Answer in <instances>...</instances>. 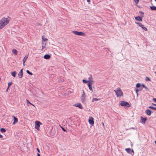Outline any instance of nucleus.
<instances>
[{
  "label": "nucleus",
  "mask_w": 156,
  "mask_h": 156,
  "mask_svg": "<svg viewBox=\"0 0 156 156\" xmlns=\"http://www.w3.org/2000/svg\"><path fill=\"white\" fill-rule=\"evenodd\" d=\"M10 18L8 17L6 19L5 17H3L0 20V29L3 28L4 27L7 25L9 22Z\"/></svg>",
  "instance_id": "1"
},
{
  "label": "nucleus",
  "mask_w": 156,
  "mask_h": 156,
  "mask_svg": "<svg viewBox=\"0 0 156 156\" xmlns=\"http://www.w3.org/2000/svg\"><path fill=\"white\" fill-rule=\"evenodd\" d=\"M117 97H120L123 96V93L120 88L119 87L114 90Z\"/></svg>",
  "instance_id": "2"
},
{
  "label": "nucleus",
  "mask_w": 156,
  "mask_h": 156,
  "mask_svg": "<svg viewBox=\"0 0 156 156\" xmlns=\"http://www.w3.org/2000/svg\"><path fill=\"white\" fill-rule=\"evenodd\" d=\"M119 105L122 106H125L126 107H129L130 106V105L128 102L122 101H120Z\"/></svg>",
  "instance_id": "3"
},
{
  "label": "nucleus",
  "mask_w": 156,
  "mask_h": 156,
  "mask_svg": "<svg viewBox=\"0 0 156 156\" xmlns=\"http://www.w3.org/2000/svg\"><path fill=\"white\" fill-rule=\"evenodd\" d=\"M72 33H73L75 35H77L83 36L85 35V34L84 33L81 32H79L78 31L74 30L72 31Z\"/></svg>",
  "instance_id": "4"
},
{
  "label": "nucleus",
  "mask_w": 156,
  "mask_h": 156,
  "mask_svg": "<svg viewBox=\"0 0 156 156\" xmlns=\"http://www.w3.org/2000/svg\"><path fill=\"white\" fill-rule=\"evenodd\" d=\"M41 124V123L39 121H35V128L37 130H39L40 129V124Z\"/></svg>",
  "instance_id": "5"
},
{
  "label": "nucleus",
  "mask_w": 156,
  "mask_h": 156,
  "mask_svg": "<svg viewBox=\"0 0 156 156\" xmlns=\"http://www.w3.org/2000/svg\"><path fill=\"white\" fill-rule=\"evenodd\" d=\"M135 23L136 24H138L139 26L140 27L143 29L145 31H146L147 30V29L146 27H144L142 23H138L137 22H135Z\"/></svg>",
  "instance_id": "6"
},
{
  "label": "nucleus",
  "mask_w": 156,
  "mask_h": 156,
  "mask_svg": "<svg viewBox=\"0 0 156 156\" xmlns=\"http://www.w3.org/2000/svg\"><path fill=\"white\" fill-rule=\"evenodd\" d=\"M89 122L91 125H93L94 124V119L92 117L89 118Z\"/></svg>",
  "instance_id": "7"
},
{
  "label": "nucleus",
  "mask_w": 156,
  "mask_h": 156,
  "mask_svg": "<svg viewBox=\"0 0 156 156\" xmlns=\"http://www.w3.org/2000/svg\"><path fill=\"white\" fill-rule=\"evenodd\" d=\"M83 94H82V96L81 98V100L82 101V102L83 103L86 100L85 97L84 96V91H83Z\"/></svg>",
  "instance_id": "8"
},
{
  "label": "nucleus",
  "mask_w": 156,
  "mask_h": 156,
  "mask_svg": "<svg viewBox=\"0 0 156 156\" xmlns=\"http://www.w3.org/2000/svg\"><path fill=\"white\" fill-rule=\"evenodd\" d=\"M125 150L127 152H128L129 154H132V152H133V153H134V151L133 150H132V151H131V150L130 148H126V149Z\"/></svg>",
  "instance_id": "9"
},
{
  "label": "nucleus",
  "mask_w": 156,
  "mask_h": 156,
  "mask_svg": "<svg viewBox=\"0 0 156 156\" xmlns=\"http://www.w3.org/2000/svg\"><path fill=\"white\" fill-rule=\"evenodd\" d=\"M135 19L136 21H138L141 22L142 21V17L140 16L135 17Z\"/></svg>",
  "instance_id": "10"
},
{
  "label": "nucleus",
  "mask_w": 156,
  "mask_h": 156,
  "mask_svg": "<svg viewBox=\"0 0 156 156\" xmlns=\"http://www.w3.org/2000/svg\"><path fill=\"white\" fill-rule=\"evenodd\" d=\"M74 106L77 107L80 109H83V107L81 104L80 103H78L74 105Z\"/></svg>",
  "instance_id": "11"
},
{
  "label": "nucleus",
  "mask_w": 156,
  "mask_h": 156,
  "mask_svg": "<svg viewBox=\"0 0 156 156\" xmlns=\"http://www.w3.org/2000/svg\"><path fill=\"white\" fill-rule=\"evenodd\" d=\"M42 48L41 49L42 51H44L45 50L44 49L45 48V44L43 42H42Z\"/></svg>",
  "instance_id": "12"
},
{
  "label": "nucleus",
  "mask_w": 156,
  "mask_h": 156,
  "mask_svg": "<svg viewBox=\"0 0 156 156\" xmlns=\"http://www.w3.org/2000/svg\"><path fill=\"white\" fill-rule=\"evenodd\" d=\"M12 117L14 119V121L13 123V124L14 125L18 122V119L14 115H12Z\"/></svg>",
  "instance_id": "13"
},
{
  "label": "nucleus",
  "mask_w": 156,
  "mask_h": 156,
  "mask_svg": "<svg viewBox=\"0 0 156 156\" xmlns=\"http://www.w3.org/2000/svg\"><path fill=\"white\" fill-rule=\"evenodd\" d=\"M88 86L89 87V89L91 90L92 91V83L91 82H89L88 84Z\"/></svg>",
  "instance_id": "14"
},
{
  "label": "nucleus",
  "mask_w": 156,
  "mask_h": 156,
  "mask_svg": "<svg viewBox=\"0 0 156 156\" xmlns=\"http://www.w3.org/2000/svg\"><path fill=\"white\" fill-rule=\"evenodd\" d=\"M28 58V56L27 55H26L25 57L24 58L23 60V65L24 66V63L26 61L27 59Z\"/></svg>",
  "instance_id": "15"
},
{
  "label": "nucleus",
  "mask_w": 156,
  "mask_h": 156,
  "mask_svg": "<svg viewBox=\"0 0 156 156\" xmlns=\"http://www.w3.org/2000/svg\"><path fill=\"white\" fill-rule=\"evenodd\" d=\"M50 58V56L46 54L44 55V58L46 59H48Z\"/></svg>",
  "instance_id": "16"
},
{
  "label": "nucleus",
  "mask_w": 156,
  "mask_h": 156,
  "mask_svg": "<svg viewBox=\"0 0 156 156\" xmlns=\"http://www.w3.org/2000/svg\"><path fill=\"white\" fill-rule=\"evenodd\" d=\"M146 114L148 115H150L151 114V111L150 110L147 109L146 111Z\"/></svg>",
  "instance_id": "17"
},
{
  "label": "nucleus",
  "mask_w": 156,
  "mask_h": 156,
  "mask_svg": "<svg viewBox=\"0 0 156 156\" xmlns=\"http://www.w3.org/2000/svg\"><path fill=\"white\" fill-rule=\"evenodd\" d=\"M141 120H142V122L144 123H145V121H146V120H147V118H143V117H141Z\"/></svg>",
  "instance_id": "18"
},
{
  "label": "nucleus",
  "mask_w": 156,
  "mask_h": 156,
  "mask_svg": "<svg viewBox=\"0 0 156 156\" xmlns=\"http://www.w3.org/2000/svg\"><path fill=\"white\" fill-rule=\"evenodd\" d=\"M12 52L14 53L15 55H17V53H18V51H17V50H16V49H13L12 50Z\"/></svg>",
  "instance_id": "19"
},
{
  "label": "nucleus",
  "mask_w": 156,
  "mask_h": 156,
  "mask_svg": "<svg viewBox=\"0 0 156 156\" xmlns=\"http://www.w3.org/2000/svg\"><path fill=\"white\" fill-rule=\"evenodd\" d=\"M26 101L27 103V105L28 106H30V105L35 107V106L32 104H31L30 102V101L27 99H26Z\"/></svg>",
  "instance_id": "20"
},
{
  "label": "nucleus",
  "mask_w": 156,
  "mask_h": 156,
  "mask_svg": "<svg viewBox=\"0 0 156 156\" xmlns=\"http://www.w3.org/2000/svg\"><path fill=\"white\" fill-rule=\"evenodd\" d=\"M150 9L152 10H156V7L154 6H150Z\"/></svg>",
  "instance_id": "21"
},
{
  "label": "nucleus",
  "mask_w": 156,
  "mask_h": 156,
  "mask_svg": "<svg viewBox=\"0 0 156 156\" xmlns=\"http://www.w3.org/2000/svg\"><path fill=\"white\" fill-rule=\"evenodd\" d=\"M11 74L12 76L15 77L16 75V73L15 71H13L11 73Z\"/></svg>",
  "instance_id": "22"
},
{
  "label": "nucleus",
  "mask_w": 156,
  "mask_h": 156,
  "mask_svg": "<svg viewBox=\"0 0 156 156\" xmlns=\"http://www.w3.org/2000/svg\"><path fill=\"white\" fill-rule=\"evenodd\" d=\"M23 73L19 72L18 74V76L20 78H21L23 77Z\"/></svg>",
  "instance_id": "23"
},
{
  "label": "nucleus",
  "mask_w": 156,
  "mask_h": 156,
  "mask_svg": "<svg viewBox=\"0 0 156 156\" xmlns=\"http://www.w3.org/2000/svg\"><path fill=\"white\" fill-rule=\"evenodd\" d=\"M42 42H43L44 43L45 41H46L48 40V39L47 38H45L43 37H42Z\"/></svg>",
  "instance_id": "24"
},
{
  "label": "nucleus",
  "mask_w": 156,
  "mask_h": 156,
  "mask_svg": "<svg viewBox=\"0 0 156 156\" xmlns=\"http://www.w3.org/2000/svg\"><path fill=\"white\" fill-rule=\"evenodd\" d=\"M6 131V130L5 129L2 128L1 129V132L2 133L5 132Z\"/></svg>",
  "instance_id": "25"
},
{
  "label": "nucleus",
  "mask_w": 156,
  "mask_h": 156,
  "mask_svg": "<svg viewBox=\"0 0 156 156\" xmlns=\"http://www.w3.org/2000/svg\"><path fill=\"white\" fill-rule=\"evenodd\" d=\"M142 86L143 87H144L146 90H148V88L144 84H143Z\"/></svg>",
  "instance_id": "26"
},
{
  "label": "nucleus",
  "mask_w": 156,
  "mask_h": 156,
  "mask_svg": "<svg viewBox=\"0 0 156 156\" xmlns=\"http://www.w3.org/2000/svg\"><path fill=\"white\" fill-rule=\"evenodd\" d=\"M149 108H151L152 109H154V110H156V107H153L152 106H150L149 107Z\"/></svg>",
  "instance_id": "27"
},
{
  "label": "nucleus",
  "mask_w": 156,
  "mask_h": 156,
  "mask_svg": "<svg viewBox=\"0 0 156 156\" xmlns=\"http://www.w3.org/2000/svg\"><path fill=\"white\" fill-rule=\"evenodd\" d=\"M26 72L28 74H30V75H32L33 74V73L30 72L28 70H27L26 71Z\"/></svg>",
  "instance_id": "28"
},
{
  "label": "nucleus",
  "mask_w": 156,
  "mask_h": 156,
  "mask_svg": "<svg viewBox=\"0 0 156 156\" xmlns=\"http://www.w3.org/2000/svg\"><path fill=\"white\" fill-rule=\"evenodd\" d=\"M140 90L138 89H136V92L137 94V95H138V92Z\"/></svg>",
  "instance_id": "29"
},
{
  "label": "nucleus",
  "mask_w": 156,
  "mask_h": 156,
  "mask_svg": "<svg viewBox=\"0 0 156 156\" xmlns=\"http://www.w3.org/2000/svg\"><path fill=\"white\" fill-rule=\"evenodd\" d=\"M98 100H99V99H97V98H93V100H92V102H94V101H98Z\"/></svg>",
  "instance_id": "30"
},
{
  "label": "nucleus",
  "mask_w": 156,
  "mask_h": 156,
  "mask_svg": "<svg viewBox=\"0 0 156 156\" xmlns=\"http://www.w3.org/2000/svg\"><path fill=\"white\" fill-rule=\"evenodd\" d=\"M146 80L147 81H150L151 80L148 77H146Z\"/></svg>",
  "instance_id": "31"
},
{
  "label": "nucleus",
  "mask_w": 156,
  "mask_h": 156,
  "mask_svg": "<svg viewBox=\"0 0 156 156\" xmlns=\"http://www.w3.org/2000/svg\"><path fill=\"white\" fill-rule=\"evenodd\" d=\"M140 83H137L136 85V87H140Z\"/></svg>",
  "instance_id": "32"
},
{
  "label": "nucleus",
  "mask_w": 156,
  "mask_h": 156,
  "mask_svg": "<svg viewBox=\"0 0 156 156\" xmlns=\"http://www.w3.org/2000/svg\"><path fill=\"white\" fill-rule=\"evenodd\" d=\"M83 83H87L88 82V81H87V80H83Z\"/></svg>",
  "instance_id": "33"
},
{
  "label": "nucleus",
  "mask_w": 156,
  "mask_h": 156,
  "mask_svg": "<svg viewBox=\"0 0 156 156\" xmlns=\"http://www.w3.org/2000/svg\"><path fill=\"white\" fill-rule=\"evenodd\" d=\"M136 4H138L139 2V0H134Z\"/></svg>",
  "instance_id": "34"
},
{
  "label": "nucleus",
  "mask_w": 156,
  "mask_h": 156,
  "mask_svg": "<svg viewBox=\"0 0 156 156\" xmlns=\"http://www.w3.org/2000/svg\"><path fill=\"white\" fill-rule=\"evenodd\" d=\"M12 84V82H9L8 83V85L10 86Z\"/></svg>",
  "instance_id": "35"
},
{
  "label": "nucleus",
  "mask_w": 156,
  "mask_h": 156,
  "mask_svg": "<svg viewBox=\"0 0 156 156\" xmlns=\"http://www.w3.org/2000/svg\"><path fill=\"white\" fill-rule=\"evenodd\" d=\"M62 129L64 131H66V130L63 127H62Z\"/></svg>",
  "instance_id": "36"
},
{
  "label": "nucleus",
  "mask_w": 156,
  "mask_h": 156,
  "mask_svg": "<svg viewBox=\"0 0 156 156\" xmlns=\"http://www.w3.org/2000/svg\"><path fill=\"white\" fill-rule=\"evenodd\" d=\"M23 69H21L20 71V73H23Z\"/></svg>",
  "instance_id": "37"
},
{
  "label": "nucleus",
  "mask_w": 156,
  "mask_h": 156,
  "mask_svg": "<svg viewBox=\"0 0 156 156\" xmlns=\"http://www.w3.org/2000/svg\"><path fill=\"white\" fill-rule=\"evenodd\" d=\"M153 100L155 102H156V98H153Z\"/></svg>",
  "instance_id": "38"
},
{
  "label": "nucleus",
  "mask_w": 156,
  "mask_h": 156,
  "mask_svg": "<svg viewBox=\"0 0 156 156\" xmlns=\"http://www.w3.org/2000/svg\"><path fill=\"white\" fill-rule=\"evenodd\" d=\"M92 78V76H90L89 78V79H90H90Z\"/></svg>",
  "instance_id": "39"
},
{
  "label": "nucleus",
  "mask_w": 156,
  "mask_h": 156,
  "mask_svg": "<svg viewBox=\"0 0 156 156\" xmlns=\"http://www.w3.org/2000/svg\"><path fill=\"white\" fill-rule=\"evenodd\" d=\"M3 137V136L1 134H0V138H2Z\"/></svg>",
  "instance_id": "40"
},
{
  "label": "nucleus",
  "mask_w": 156,
  "mask_h": 156,
  "mask_svg": "<svg viewBox=\"0 0 156 156\" xmlns=\"http://www.w3.org/2000/svg\"><path fill=\"white\" fill-rule=\"evenodd\" d=\"M37 155L38 156H40V154L39 153H37Z\"/></svg>",
  "instance_id": "41"
},
{
  "label": "nucleus",
  "mask_w": 156,
  "mask_h": 156,
  "mask_svg": "<svg viewBox=\"0 0 156 156\" xmlns=\"http://www.w3.org/2000/svg\"><path fill=\"white\" fill-rule=\"evenodd\" d=\"M9 89H8V88H7V89L6 90V92H8Z\"/></svg>",
  "instance_id": "42"
},
{
  "label": "nucleus",
  "mask_w": 156,
  "mask_h": 156,
  "mask_svg": "<svg viewBox=\"0 0 156 156\" xmlns=\"http://www.w3.org/2000/svg\"><path fill=\"white\" fill-rule=\"evenodd\" d=\"M140 13H141L143 15L144 14V13L142 12H141L140 11Z\"/></svg>",
  "instance_id": "43"
},
{
  "label": "nucleus",
  "mask_w": 156,
  "mask_h": 156,
  "mask_svg": "<svg viewBox=\"0 0 156 156\" xmlns=\"http://www.w3.org/2000/svg\"><path fill=\"white\" fill-rule=\"evenodd\" d=\"M152 105H155V106H156V105L154 104H153V103H152Z\"/></svg>",
  "instance_id": "44"
},
{
  "label": "nucleus",
  "mask_w": 156,
  "mask_h": 156,
  "mask_svg": "<svg viewBox=\"0 0 156 156\" xmlns=\"http://www.w3.org/2000/svg\"><path fill=\"white\" fill-rule=\"evenodd\" d=\"M37 151H38V152H39V150L38 148H37Z\"/></svg>",
  "instance_id": "45"
},
{
  "label": "nucleus",
  "mask_w": 156,
  "mask_h": 156,
  "mask_svg": "<svg viewBox=\"0 0 156 156\" xmlns=\"http://www.w3.org/2000/svg\"><path fill=\"white\" fill-rule=\"evenodd\" d=\"M87 1L88 2H89L90 1V0H87Z\"/></svg>",
  "instance_id": "46"
},
{
  "label": "nucleus",
  "mask_w": 156,
  "mask_h": 156,
  "mask_svg": "<svg viewBox=\"0 0 156 156\" xmlns=\"http://www.w3.org/2000/svg\"><path fill=\"white\" fill-rule=\"evenodd\" d=\"M10 87V86H8V87H7V88H8V89H9V87Z\"/></svg>",
  "instance_id": "47"
},
{
  "label": "nucleus",
  "mask_w": 156,
  "mask_h": 156,
  "mask_svg": "<svg viewBox=\"0 0 156 156\" xmlns=\"http://www.w3.org/2000/svg\"><path fill=\"white\" fill-rule=\"evenodd\" d=\"M131 129H135V128L134 127H132V128H131Z\"/></svg>",
  "instance_id": "48"
},
{
  "label": "nucleus",
  "mask_w": 156,
  "mask_h": 156,
  "mask_svg": "<svg viewBox=\"0 0 156 156\" xmlns=\"http://www.w3.org/2000/svg\"><path fill=\"white\" fill-rule=\"evenodd\" d=\"M103 126H104V123H103Z\"/></svg>",
  "instance_id": "49"
},
{
  "label": "nucleus",
  "mask_w": 156,
  "mask_h": 156,
  "mask_svg": "<svg viewBox=\"0 0 156 156\" xmlns=\"http://www.w3.org/2000/svg\"><path fill=\"white\" fill-rule=\"evenodd\" d=\"M156 2V0H154Z\"/></svg>",
  "instance_id": "50"
},
{
  "label": "nucleus",
  "mask_w": 156,
  "mask_h": 156,
  "mask_svg": "<svg viewBox=\"0 0 156 156\" xmlns=\"http://www.w3.org/2000/svg\"><path fill=\"white\" fill-rule=\"evenodd\" d=\"M155 73H156V72H155Z\"/></svg>",
  "instance_id": "51"
}]
</instances>
